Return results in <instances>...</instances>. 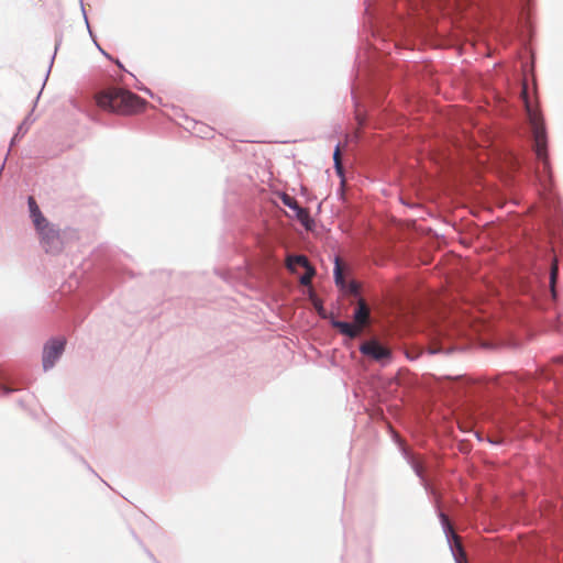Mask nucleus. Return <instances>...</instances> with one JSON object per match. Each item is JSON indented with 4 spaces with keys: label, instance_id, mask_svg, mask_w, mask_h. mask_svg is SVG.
Segmentation results:
<instances>
[{
    "label": "nucleus",
    "instance_id": "0eeeda50",
    "mask_svg": "<svg viewBox=\"0 0 563 563\" xmlns=\"http://www.w3.org/2000/svg\"><path fill=\"white\" fill-rule=\"evenodd\" d=\"M355 323L362 329L369 320V308L364 299H360L354 312Z\"/></svg>",
    "mask_w": 563,
    "mask_h": 563
},
{
    "label": "nucleus",
    "instance_id": "2eb2a0df",
    "mask_svg": "<svg viewBox=\"0 0 563 563\" xmlns=\"http://www.w3.org/2000/svg\"><path fill=\"white\" fill-rule=\"evenodd\" d=\"M334 276H335V282L338 285H343V274H342V269H341V266H340V263H339V260L336 258L335 261V268H334Z\"/></svg>",
    "mask_w": 563,
    "mask_h": 563
},
{
    "label": "nucleus",
    "instance_id": "f03ea898",
    "mask_svg": "<svg viewBox=\"0 0 563 563\" xmlns=\"http://www.w3.org/2000/svg\"><path fill=\"white\" fill-rule=\"evenodd\" d=\"M528 119L531 125L532 135H533V146L536 151V155L539 159H542L544 164H547V153H545V131L543 126V121L540 113L527 106Z\"/></svg>",
    "mask_w": 563,
    "mask_h": 563
},
{
    "label": "nucleus",
    "instance_id": "9d476101",
    "mask_svg": "<svg viewBox=\"0 0 563 563\" xmlns=\"http://www.w3.org/2000/svg\"><path fill=\"white\" fill-rule=\"evenodd\" d=\"M29 208H30V216L32 218V221L34 225L43 224L46 220V218L42 214L35 199L31 196L27 199Z\"/></svg>",
    "mask_w": 563,
    "mask_h": 563
},
{
    "label": "nucleus",
    "instance_id": "f8f14e48",
    "mask_svg": "<svg viewBox=\"0 0 563 563\" xmlns=\"http://www.w3.org/2000/svg\"><path fill=\"white\" fill-rule=\"evenodd\" d=\"M282 199L285 206L289 207L290 209L298 210L299 217L301 216V213H306V211L299 207L295 198L284 194Z\"/></svg>",
    "mask_w": 563,
    "mask_h": 563
},
{
    "label": "nucleus",
    "instance_id": "39448f33",
    "mask_svg": "<svg viewBox=\"0 0 563 563\" xmlns=\"http://www.w3.org/2000/svg\"><path fill=\"white\" fill-rule=\"evenodd\" d=\"M361 352L377 362H384L390 358V350L383 346L376 340L364 342L361 347Z\"/></svg>",
    "mask_w": 563,
    "mask_h": 563
},
{
    "label": "nucleus",
    "instance_id": "4468645a",
    "mask_svg": "<svg viewBox=\"0 0 563 563\" xmlns=\"http://www.w3.org/2000/svg\"><path fill=\"white\" fill-rule=\"evenodd\" d=\"M314 268L312 266L306 268V273L300 277V284L303 286H308L311 283V279L314 275Z\"/></svg>",
    "mask_w": 563,
    "mask_h": 563
},
{
    "label": "nucleus",
    "instance_id": "7ed1b4c3",
    "mask_svg": "<svg viewBox=\"0 0 563 563\" xmlns=\"http://www.w3.org/2000/svg\"><path fill=\"white\" fill-rule=\"evenodd\" d=\"M41 238V243L46 252L55 253L62 250V238L59 230L46 219L45 222L35 225Z\"/></svg>",
    "mask_w": 563,
    "mask_h": 563
},
{
    "label": "nucleus",
    "instance_id": "dca6fc26",
    "mask_svg": "<svg viewBox=\"0 0 563 563\" xmlns=\"http://www.w3.org/2000/svg\"><path fill=\"white\" fill-rule=\"evenodd\" d=\"M349 290L351 294L356 295L358 292V286L356 283L352 282L349 286Z\"/></svg>",
    "mask_w": 563,
    "mask_h": 563
},
{
    "label": "nucleus",
    "instance_id": "f3484780",
    "mask_svg": "<svg viewBox=\"0 0 563 563\" xmlns=\"http://www.w3.org/2000/svg\"><path fill=\"white\" fill-rule=\"evenodd\" d=\"M415 470H416V473L419 475V476H422V467L420 465H415Z\"/></svg>",
    "mask_w": 563,
    "mask_h": 563
},
{
    "label": "nucleus",
    "instance_id": "ddd939ff",
    "mask_svg": "<svg viewBox=\"0 0 563 563\" xmlns=\"http://www.w3.org/2000/svg\"><path fill=\"white\" fill-rule=\"evenodd\" d=\"M558 276H559V264H558V260H554V263L551 268V276H550V284H551L553 296H555L554 285L556 283Z\"/></svg>",
    "mask_w": 563,
    "mask_h": 563
},
{
    "label": "nucleus",
    "instance_id": "1a4fd4ad",
    "mask_svg": "<svg viewBox=\"0 0 563 563\" xmlns=\"http://www.w3.org/2000/svg\"><path fill=\"white\" fill-rule=\"evenodd\" d=\"M286 266L290 272L295 273L297 272L298 266L303 267L306 269L311 265L309 264V261L305 255H290L287 257Z\"/></svg>",
    "mask_w": 563,
    "mask_h": 563
},
{
    "label": "nucleus",
    "instance_id": "423d86ee",
    "mask_svg": "<svg viewBox=\"0 0 563 563\" xmlns=\"http://www.w3.org/2000/svg\"><path fill=\"white\" fill-rule=\"evenodd\" d=\"M441 518L453 539V544L451 545V549L456 563H467L466 553L464 551L460 537L453 531L449 518L443 514L441 515Z\"/></svg>",
    "mask_w": 563,
    "mask_h": 563
},
{
    "label": "nucleus",
    "instance_id": "f257e3e1",
    "mask_svg": "<svg viewBox=\"0 0 563 563\" xmlns=\"http://www.w3.org/2000/svg\"><path fill=\"white\" fill-rule=\"evenodd\" d=\"M95 98L100 109L120 115H134L146 107V101L140 96L120 87L103 89Z\"/></svg>",
    "mask_w": 563,
    "mask_h": 563
},
{
    "label": "nucleus",
    "instance_id": "a211bd4d",
    "mask_svg": "<svg viewBox=\"0 0 563 563\" xmlns=\"http://www.w3.org/2000/svg\"><path fill=\"white\" fill-rule=\"evenodd\" d=\"M1 390H2V393H3V394H5V395H7V394L11 393V390H12V389H10V388H8V387H5V386H2V387H1Z\"/></svg>",
    "mask_w": 563,
    "mask_h": 563
},
{
    "label": "nucleus",
    "instance_id": "6e6552de",
    "mask_svg": "<svg viewBox=\"0 0 563 563\" xmlns=\"http://www.w3.org/2000/svg\"><path fill=\"white\" fill-rule=\"evenodd\" d=\"M332 325L338 329L342 334L349 338H356L361 333V328L357 324H352L344 321H333Z\"/></svg>",
    "mask_w": 563,
    "mask_h": 563
},
{
    "label": "nucleus",
    "instance_id": "9b49d317",
    "mask_svg": "<svg viewBox=\"0 0 563 563\" xmlns=\"http://www.w3.org/2000/svg\"><path fill=\"white\" fill-rule=\"evenodd\" d=\"M333 161H334V167L336 170V174L340 177H343V166H342V158H341V148L338 145L333 153Z\"/></svg>",
    "mask_w": 563,
    "mask_h": 563
},
{
    "label": "nucleus",
    "instance_id": "20e7f679",
    "mask_svg": "<svg viewBox=\"0 0 563 563\" xmlns=\"http://www.w3.org/2000/svg\"><path fill=\"white\" fill-rule=\"evenodd\" d=\"M64 347V339H53L45 344L43 350V367L45 371L51 369L55 365L63 354Z\"/></svg>",
    "mask_w": 563,
    "mask_h": 563
}]
</instances>
